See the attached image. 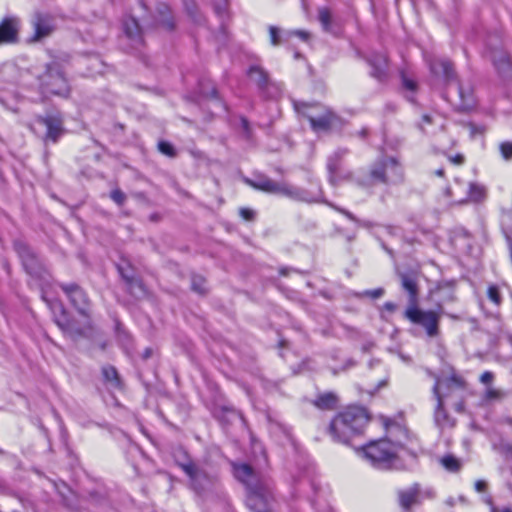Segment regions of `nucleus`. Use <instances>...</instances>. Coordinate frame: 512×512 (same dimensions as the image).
Masks as SVG:
<instances>
[{"label": "nucleus", "instance_id": "f257e3e1", "mask_svg": "<svg viewBox=\"0 0 512 512\" xmlns=\"http://www.w3.org/2000/svg\"><path fill=\"white\" fill-rule=\"evenodd\" d=\"M245 183L256 190L269 194L282 195L294 201L306 203H325L332 207L334 210L343 214L349 220L355 222L357 225L362 227L371 226V223L369 221H362L358 219L356 216H354L350 211L325 201L320 187H318L316 191H310L285 182H276L262 174L255 176L254 179L246 178Z\"/></svg>", "mask_w": 512, "mask_h": 512}, {"label": "nucleus", "instance_id": "f03ea898", "mask_svg": "<svg viewBox=\"0 0 512 512\" xmlns=\"http://www.w3.org/2000/svg\"><path fill=\"white\" fill-rule=\"evenodd\" d=\"M368 422L369 415L365 408L351 406L332 419L329 433L334 441L347 444L352 436L363 432Z\"/></svg>", "mask_w": 512, "mask_h": 512}, {"label": "nucleus", "instance_id": "7ed1b4c3", "mask_svg": "<svg viewBox=\"0 0 512 512\" xmlns=\"http://www.w3.org/2000/svg\"><path fill=\"white\" fill-rule=\"evenodd\" d=\"M395 446L401 447L403 442L400 439L371 441L356 448V453L373 467L388 470L398 468Z\"/></svg>", "mask_w": 512, "mask_h": 512}, {"label": "nucleus", "instance_id": "20e7f679", "mask_svg": "<svg viewBox=\"0 0 512 512\" xmlns=\"http://www.w3.org/2000/svg\"><path fill=\"white\" fill-rule=\"evenodd\" d=\"M403 180V169L394 157H383L370 167L367 177L358 180L360 186L397 184Z\"/></svg>", "mask_w": 512, "mask_h": 512}, {"label": "nucleus", "instance_id": "39448f33", "mask_svg": "<svg viewBox=\"0 0 512 512\" xmlns=\"http://www.w3.org/2000/svg\"><path fill=\"white\" fill-rule=\"evenodd\" d=\"M298 115L307 119L316 133L329 131L338 121V116L327 106L313 102H293Z\"/></svg>", "mask_w": 512, "mask_h": 512}, {"label": "nucleus", "instance_id": "423d86ee", "mask_svg": "<svg viewBox=\"0 0 512 512\" xmlns=\"http://www.w3.org/2000/svg\"><path fill=\"white\" fill-rule=\"evenodd\" d=\"M462 381L456 377L446 378L444 380L437 379L433 386V394L437 400V405L434 412L435 424L440 428L453 427L455 420L449 416L444 409V399L447 394L441 393V389L445 388L451 392L454 388H461Z\"/></svg>", "mask_w": 512, "mask_h": 512}, {"label": "nucleus", "instance_id": "0eeeda50", "mask_svg": "<svg viewBox=\"0 0 512 512\" xmlns=\"http://www.w3.org/2000/svg\"><path fill=\"white\" fill-rule=\"evenodd\" d=\"M41 89L43 93L52 94L61 97H68L70 86L61 66L56 63H50L46 67L45 73L40 78Z\"/></svg>", "mask_w": 512, "mask_h": 512}, {"label": "nucleus", "instance_id": "6e6552de", "mask_svg": "<svg viewBox=\"0 0 512 512\" xmlns=\"http://www.w3.org/2000/svg\"><path fill=\"white\" fill-rule=\"evenodd\" d=\"M440 311L422 310L417 305H409L404 316L413 324L421 326L427 336L434 338L439 335Z\"/></svg>", "mask_w": 512, "mask_h": 512}, {"label": "nucleus", "instance_id": "1a4fd4ad", "mask_svg": "<svg viewBox=\"0 0 512 512\" xmlns=\"http://www.w3.org/2000/svg\"><path fill=\"white\" fill-rule=\"evenodd\" d=\"M60 307V315L55 316L54 321L63 334L73 341L86 337L92 329L91 318H84L83 324H79L75 319L71 318L62 304Z\"/></svg>", "mask_w": 512, "mask_h": 512}, {"label": "nucleus", "instance_id": "9d476101", "mask_svg": "<svg viewBox=\"0 0 512 512\" xmlns=\"http://www.w3.org/2000/svg\"><path fill=\"white\" fill-rule=\"evenodd\" d=\"M60 289L72 307L84 318H91V301L86 291L77 283H59Z\"/></svg>", "mask_w": 512, "mask_h": 512}, {"label": "nucleus", "instance_id": "9b49d317", "mask_svg": "<svg viewBox=\"0 0 512 512\" xmlns=\"http://www.w3.org/2000/svg\"><path fill=\"white\" fill-rule=\"evenodd\" d=\"M178 466L189 477L192 488L198 493L212 482V478L206 470L192 460L178 462Z\"/></svg>", "mask_w": 512, "mask_h": 512}, {"label": "nucleus", "instance_id": "f8f14e48", "mask_svg": "<svg viewBox=\"0 0 512 512\" xmlns=\"http://www.w3.org/2000/svg\"><path fill=\"white\" fill-rule=\"evenodd\" d=\"M248 76L267 97L274 98L280 95L281 85L271 82L268 73L262 67L258 65L251 66L248 70Z\"/></svg>", "mask_w": 512, "mask_h": 512}, {"label": "nucleus", "instance_id": "ddd939ff", "mask_svg": "<svg viewBox=\"0 0 512 512\" xmlns=\"http://www.w3.org/2000/svg\"><path fill=\"white\" fill-rule=\"evenodd\" d=\"M349 150L346 148H338L327 160V169L329 172V180L336 185L341 180H352L353 174L350 171H341V161L348 155Z\"/></svg>", "mask_w": 512, "mask_h": 512}, {"label": "nucleus", "instance_id": "4468645a", "mask_svg": "<svg viewBox=\"0 0 512 512\" xmlns=\"http://www.w3.org/2000/svg\"><path fill=\"white\" fill-rule=\"evenodd\" d=\"M21 27L16 16H6L0 21V46L17 43Z\"/></svg>", "mask_w": 512, "mask_h": 512}, {"label": "nucleus", "instance_id": "2eb2a0df", "mask_svg": "<svg viewBox=\"0 0 512 512\" xmlns=\"http://www.w3.org/2000/svg\"><path fill=\"white\" fill-rule=\"evenodd\" d=\"M32 26L34 34L31 41H40L48 37L54 30V18L49 13L36 12L32 18Z\"/></svg>", "mask_w": 512, "mask_h": 512}, {"label": "nucleus", "instance_id": "dca6fc26", "mask_svg": "<svg viewBox=\"0 0 512 512\" xmlns=\"http://www.w3.org/2000/svg\"><path fill=\"white\" fill-rule=\"evenodd\" d=\"M37 122L46 128L45 142L56 143L64 134L63 119L59 114L39 116Z\"/></svg>", "mask_w": 512, "mask_h": 512}, {"label": "nucleus", "instance_id": "f3484780", "mask_svg": "<svg viewBox=\"0 0 512 512\" xmlns=\"http://www.w3.org/2000/svg\"><path fill=\"white\" fill-rule=\"evenodd\" d=\"M488 47L491 49V60L502 77H512V65L508 54L497 49V44H493L492 40L488 41Z\"/></svg>", "mask_w": 512, "mask_h": 512}, {"label": "nucleus", "instance_id": "a211bd4d", "mask_svg": "<svg viewBox=\"0 0 512 512\" xmlns=\"http://www.w3.org/2000/svg\"><path fill=\"white\" fill-rule=\"evenodd\" d=\"M246 504L253 512H270L267 508L266 484L249 489Z\"/></svg>", "mask_w": 512, "mask_h": 512}, {"label": "nucleus", "instance_id": "6ab92c4d", "mask_svg": "<svg viewBox=\"0 0 512 512\" xmlns=\"http://www.w3.org/2000/svg\"><path fill=\"white\" fill-rule=\"evenodd\" d=\"M234 475L239 481L245 484L247 490L265 485V483L257 477L252 467L248 464H235Z\"/></svg>", "mask_w": 512, "mask_h": 512}, {"label": "nucleus", "instance_id": "aec40b11", "mask_svg": "<svg viewBox=\"0 0 512 512\" xmlns=\"http://www.w3.org/2000/svg\"><path fill=\"white\" fill-rule=\"evenodd\" d=\"M371 67L370 75L376 80L382 82L387 78V58L383 54H374L367 59Z\"/></svg>", "mask_w": 512, "mask_h": 512}, {"label": "nucleus", "instance_id": "412c9836", "mask_svg": "<svg viewBox=\"0 0 512 512\" xmlns=\"http://www.w3.org/2000/svg\"><path fill=\"white\" fill-rule=\"evenodd\" d=\"M399 505L403 511L409 512L413 505L419 503V487L417 484L406 489L398 491Z\"/></svg>", "mask_w": 512, "mask_h": 512}, {"label": "nucleus", "instance_id": "4be33fe9", "mask_svg": "<svg viewBox=\"0 0 512 512\" xmlns=\"http://www.w3.org/2000/svg\"><path fill=\"white\" fill-rule=\"evenodd\" d=\"M401 287L409 295V305H417L418 285L414 275L408 273L400 274Z\"/></svg>", "mask_w": 512, "mask_h": 512}, {"label": "nucleus", "instance_id": "5701e85b", "mask_svg": "<svg viewBox=\"0 0 512 512\" xmlns=\"http://www.w3.org/2000/svg\"><path fill=\"white\" fill-rule=\"evenodd\" d=\"M125 35L135 44L140 45L143 42L141 27L134 17H128L123 22Z\"/></svg>", "mask_w": 512, "mask_h": 512}, {"label": "nucleus", "instance_id": "b1692460", "mask_svg": "<svg viewBox=\"0 0 512 512\" xmlns=\"http://www.w3.org/2000/svg\"><path fill=\"white\" fill-rule=\"evenodd\" d=\"M16 250L22 259L23 265L29 273L35 272L37 268V259L32 250L23 243L16 244Z\"/></svg>", "mask_w": 512, "mask_h": 512}, {"label": "nucleus", "instance_id": "393cba45", "mask_svg": "<svg viewBox=\"0 0 512 512\" xmlns=\"http://www.w3.org/2000/svg\"><path fill=\"white\" fill-rule=\"evenodd\" d=\"M433 296L437 297L436 307L441 313L445 303L452 302L455 299L453 287L450 284L439 285L433 292Z\"/></svg>", "mask_w": 512, "mask_h": 512}, {"label": "nucleus", "instance_id": "a878e982", "mask_svg": "<svg viewBox=\"0 0 512 512\" xmlns=\"http://www.w3.org/2000/svg\"><path fill=\"white\" fill-rule=\"evenodd\" d=\"M431 72L434 75L442 76L447 81L454 77L453 65L449 60L437 59L430 63Z\"/></svg>", "mask_w": 512, "mask_h": 512}, {"label": "nucleus", "instance_id": "bb28decb", "mask_svg": "<svg viewBox=\"0 0 512 512\" xmlns=\"http://www.w3.org/2000/svg\"><path fill=\"white\" fill-rule=\"evenodd\" d=\"M318 20L325 32L331 34L337 33V25L333 19L331 11L328 8L322 7L318 10Z\"/></svg>", "mask_w": 512, "mask_h": 512}, {"label": "nucleus", "instance_id": "cd10ccee", "mask_svg": "<svg viewBox=\"0 0 512 512\" xmlns=\"http://www.w3.org/2000/svg\"><path fill=\"white\" fill-rule=\"evenodd\" d=\"M337 401H338V398H337L336 394H334L332 392H327V393L319 395L314 400L313 403L319 409L332 410V409L336 408Z\"/></svg>", "mask_w": 512, "mask_h": 512}, {"label": "nucleus", "instance_id": "c85d7f7f", "mask_svg": "<svg viewBox=\"0 0 512 512\" xmlns=\"http://www.w3.org/2000/svg\"><path fill=\"white\" fill-rule=\"evenodd\" d=\"M126 284L129 292L136 298H144L147 295V289L143 282L135 277H126Z\"/></svg>", "mask_w": 512, "mask_h": 512}, {"label": "nucleus", "instance_id": "c756f323", "mask_svg": "<svg viewBox=\"0 0 512 512\" xmlns=\"http://www.w3.org/2000/svg\"><path fill=\"white\" fill-rule=\"evenodd\" d=\"M457 90L461 99L460 109L464 111L471 109L475 104L472 90L470 88L465 89L462 85H458Z\"/></svg>", "mask_w": 512, "mask_h": 512}, {"label": "nucleus", "instance_id": "7c9ffc66", "mask_svg": "<svg viewBox=\"0 0 512 512\" xmlns=\"http://www.w3.org/2000/svg\"><path fill=\"white\" fill-rule=\"evenodd\" d=\"M102 375L107 382H110L114 387L118 388L121 385L118 372L113 366H104L102 368Z\"/></svg>", "mask_w": 512, "mask_h": 512}, {"label": "nucleus", "instance_id": "2f4dec72", "mask_svg": "<svg viewBox=\"0 0 512 512\" xmlns=\"http://www.w3.org/2000/svg\"><path fill=\"white\" fill-rule=\"evenodd\" d=\"M440 463L449 472H457L461 468L459 460L452 455L443 456L440 459Z\"/></svg>", "mask_w": 512, "mask_h": 512}, {"label": "nucleus", "instance_id": "473e14b6", "mask_svg": "<svg viewBox=\"0 0 512 512\" xmlns=\"http://www.w3.org/2000/svg\"><path fill=\"white\" fill-rule=\"evenodd\" d=\"M485 188L476 183L469 184L468 196L471 200L478 202L484 199L485 197Z\"/></svg>", "mask_w": 512, "mask_h": 512}, {"label": "nucleus", "instance_id": "72a5a7b5", "mask_svg": "<svg viewBox=\"0 0 512 512\" xmlns=\"http://www.w3.org/2000/svg\"><path fill=\"white\" fill-rule=\"evenodd\" d=\"M493 448L506 458H512V444L509 441L500 439L499 442L493 443Z\"/></svg>", "mask_w": 512, "mask_h": 512}, {"label": "nucleus", "instance_id": "f704fd0d", "mask_svg": "<svg viewBox=\"0 0 512 512\" xmlns=\"http://www.w3.org/2000/svg\"><path fill=\"white\" fill-rule=\"evenodd\" d=\"M191 288L196 293L205 294L207 292L205 278L200 275H193L191 278Z\"/></svg>", "mask_w": 512, "mask_h": 512}, {"label": "nucleus", "instance_id": "c9c22d12", "mask_svg": "<svg viewBox=\"0 0 512 512\" xmlns=\"http://www.w3.org/2000/svg\"><path fill=\"white\" fill-rule=\"evenodd\" d=\"M158 150L160 153L170 158H175L177 156L175 147L168 141H159Z\"/></svg>", "mask_w": 512, "mask_h": 512}, {"label": "nucleus", "instance_id": "e433bc0d", "mask_svg": "<svg viewBox=\"0 0 512 512\" xmlns=\"http://www.w3.org/2000/svg\"><path fill=\"white\" fill-rule=\"evenodd\" d=\"M161 14L160 24L167 30L171 31L174 28L173 20L168 16V8L163 6V10H159Z\"/></svg>", "mask_w": 512, "mask_h": 512}, {"label": "nucleus", "instance_id": "4c0bfd02", "mask_svg": "<svg viewBox=\"0 0 512 512\" xmlns=\"http://www.w3.org/2000/svg\"><path fill=\"white\" fill-rule=\"evenodd\" d=\"M487 296L491 302L496 305H500L502 299L500 295L499 288L495 285H491L487 289Z\"/></svg>", "mask_w": 512, "mask_h": 512}, {"label": "nucleus", "instance_id": "58836bf2", "mask_svg": "<svg viewBox=\"0 0 512 512\" xmlns=\"http://www.w3.org/2000/svg\"><path fill=\"white\" fill-rule=\"evenodd\" d=\"M500 153L505 160L512 159V142H503L499 146Z\"/></svg>", "mask_w": 512, "mask_h": 512}, {"label": "nucleus", "instance_id": "ea45409f", "mask_svg": "<svg viewBox=\"0 0 512 512\" xmlns=\"http://www.w3.org/2000/svg\"><path fill=\"white\" fill-rule=\"evenodd\" d=\"M111 199L118 205H123L126 200V195L120 189H114L110 194Z\"/></svg>", "mask_w": 512, "mask_h": 512}, {"label": "nucleus", "instance_id": "a19ab883", "mask_svg": "<svg viewBox=\"0 0 512 512\" xmlns=\"http://www.w3.org/2000/svg\"><path fill=\"white\" fill-rule=\"evenodd\" d=\"M485 398L487 400H498L502 398V393L501 391L489 386L485 391Z\"/></svg>", "mask_w": 512, "mask_h": 512}, {"label": "nucleus", "instance_id": "79ce46f5", "mask_svg": "<svg viewBox=\"0 0 512 512\" xmlns=\"http://www.w3.org/2000/svg\"><path fill=\"white\" fill-rule=\"evenodd\" d=\"M270 42L273 46L280 44L279 30L275 26L269 27Z\"/></svg>", "mask_w": 512, "mask_h": 512}, {"label": "nucleus", "instance_id": "37998d69", "mask_svg": "<svg viewBox=\"0 0 512 512\" xmlns=\"http://www.w3.org/2000/svg\"><path fill=\"white\" fill-rule=\"evenodd\" d=\"M289 36H296L300 38L303 42H307L310 39V33L306 30H293L288 32Z\"/></svg>", "mask_w": 512, "mask_h": 512}, {"label": "nucleus", "instance_id": "c03bdc74", "mask_svg": "<svg viewBox=\"0 0 512 512\" xmlns=\"http://www.w3.org/2000/svg\"><path fill=\"white\" fill-rule=\"evenodd\" d=\"M365 295L373 298V299H377V298H380L383 296L384 294V289L383 288H377V289H373V290H367L364 292Z\"/></svg>", "mask_w": 512, "mask_h": 512}, {"label": "nucleus", "instance_id": "a18cd8bd", "mask_svg": "<svg viewBox=\"0 0 512 512\" xmlns=\"http://www.w3.org/2000/svg\"><path fill=\"white\" fill-rule=\"evenodd\" d=\"M494 379V375L492 372L490 371H485L481 376H480V381L487 385L489 387V385L491 384V382L493 381Z\"/></svg>", "mask_w": 512, "mask_h": 512}, {"label": "nucleus", "instance_id": "49530a36", "mask_svg": "<svg viewBox=\"0 0 512 512\" xmlns=\"http://www.w3.org/2000/svg\"><path fill=\"white\" fill-rule=\"evenodd\" d=\"M240 215L247 221H251L254 219V211L248 208H241Z\"/></svg>", "mask_w": 512, "mask_h": 512}, {"label": "nucleus", "instance_id": "de8ad7c7", "mask_svg": "<svg viewBox=\"0 0 512 512\" xmlns=\"http://www.w3.org/2000/svg\"><path fill=\"white\" fill-rule=\"evenodd\" d=\"M90 61L92 62L93 68H95V70L91 71L90 74L94 75L96 73H101V71H102L101 70L102 63L99 60V58L98 57H93V58L90 59Z\"/></svg>", "mask_w": 512, "mask_h": 512}, {"label": "nucleus", "instance_id": "09e8293b", "mask_svg": "<svg viewBox=\"0 0 512 512\" xmlns=\"http://www.w3.org/2000/svg\"><path fill=\"white\" fill-rule=\"evenodd\" d=\"M474 488L477 492L483 493L487 490V482L484 480H477L474 484Z\"/></svg>", "mask_w": 512, "mask_h": 512}, {"label": "nucleus", "instance_id": "8fccbe9b", "mask_svg": "<svg viewBox=\"0 0 512 512\" xmlns=\"http://www.w3.org/2000/svg\"><path fill=\"white\" fill-rule=\"evenodd\" d=\"M403 86L410 91H415L416 89V83L413 80L408 79L406 77H403Z\"/></svg>", "mask_w": 512, "mask_h": 512}, {"label": "nucleus", "instance_id": "3c124183", "mask_svg": "<svg viewBox=\"0 0 512 512\" xmlns=\"http://www.w3.org/2000/svg\"><path fill=\"white\" fill-rule=\"evenodd\" d=\"M450 161L456 165H461L464 163V156L461 154H457L456 156L451 157Z\"/></svg>", "mask_w": 512, "mask_h": 512}, {"label": "nucleus", "instance_id": "603ef678", "mask_svg": "<svg viewBox=\"0 0 512 512\" xmlns=\"http://www.w3.org/2000/svg\"><path fill=\"white\" fill-rule=\"evenodd\" d=\"M430 123H432V118L429 115L425 114L422 116V123L420 124L419 127L422 131H425L424 124H430Z\"/></svg>", "mask_w": 512, "mask_h": 512}, {"label": "nucleus", "instance_id": "864d4df0", "mask_svg": "<svg viewBox=\"0 0 512 512\" xmlns=\"http://www.w3.org/2000/svg\"><path fill=\"white\" fill-rule=\"evenodd\" d=\"M384 308L389 312H394L397 308V305L393 302H386L384 304Z\"/></svg>", "mask_w": 512, "mask_h": 512}, {"label": "nucleus", "instance_id": "5fc2aeb1", "mask_svg": "<svg viewBox=\"0 0 512 512\" xmlns=\"http://www.w3.org/2000/svg\"><path fill=\"white\" fill-rule=\"evenodd\" d=\"M491 512H512V508L511 507H505L502 510H499L495 506H492L491 507Z\"/></svg>", "mask_w": 512, "mask_h": 512}, {"label": "nucleus", "instance_id": "6e6d98bb", "mask_svg": "<svg viewBox=\"0 0 512 512\" xmlns=\"http://www.w3.org/2000/svg\"><path fill=\"white\" fill-rule=\"evenodd\" d=\"M241 122H242L243 129L245 130L246 133H248L249 132V122H248V120L245 119V118H242Z\"/></svg>", "mask_w": 512, "mask_h": 512}, {"label": "nucleus", "instance_id": "4d7b16f0", "mask_svg": "<svg viewBox=\"0 0 512 512\" xmlns=\"http://www.w3.org/2000/svg\"><path fill=\"white\" fill-rule=\"evenodd\" d=\"M353 366H355V361L353 359H349V360H347L345 366L343 367V370H346Z\"/></svg>", "mask_w": 512, "mask_h": 512}, {"label": "nucleus", "instance_id": "13d9d810", "mask_svg": "<svg viewBox=\"0 0 512 512\" xmlns=\"http://www.w3.org/2000/svg\"><path fill=\"white\" fill-rule=\"evenodd\" d=\"M395 429H396L397 431H399L401 434H403L405 437H407V436H408V432H407L405 429H403L402 427L397 426V427H395Z\"/></svg>", "mask_w": 512, "mask_h": 512}, {"label": "nucleus", "instance_id": "bf43d9fd", "mask_svg": "<svg viewBox=\"0 0 512 512\" xmlns=\"http://www.w3.org/2000/svg\"><path fill=\"white\" fill-rule=\"evenodd\" d=\"M151 353H152L151 349H146L144 351L143 358H145V359L149 358L151 356Z\"/></svg>", "mask_w": 512, "mask_h": 512}, {"label": "nucleus", "instance_id": "052dcab7", "mask_svg": "<svg viewBox=\"0 0 512 512\" xmlns=\"http://www.w3.org/2000/svg\"><path fill=\"white\" fill-rule=\"evenodd\" d=\"M435 174L439 177H442L444 176V169L443 168H439L435 171Z\"/></svg>", "mask_w": 512, "mask_h": 512}, {"label": "nucleus", "instance_id": "680f3d73", "mask_svg": "<svg viewBox=\"0 0 512 512\" xmlns=\"http://www.w3.org/2000/svg\"><path fill=\"white\" fill-rule=\"evenodd\" d=\"M446 504L450 507L454 506L455 505V499L453 498H449L447 501H446Z\"/></svg>", "mask_w": 512, "mask_h": 512}, {"label": "nucleus", "instance_id": "e2e57ef3", "mask_svg": "<svg viewBox=\"0 0 512 512\" xmlns=\"http://www.w3.org/2000/svg\"><path fill=\"white\" fill-rule=\"evenodd\" d=\"M367 133H368V130H367L366 128H363V129L359 132V135H360L362 138H364V137H366Z\"/></svg>", "mask_w": 512, "mask_h": 512}, {"label": "nucleus", "instance_id": "0e129e2a", "mask_svg": "<svg viewBox=\"0 0 512 512\" xmlns=\"http://www.w3.org/2000/svg\"><path fill=\"white\" fill-rule=\"evenodd\" d=\"M455 409L458 412H462L463 411V403L456 404Z\"/></svg>", "mask_w": 512, "mask_h": 512}, {"label": "nucleus", "instance_id": "69168bd1", "mask_svg": "<svg viewBox=\"0 0 512 512\" xmlns=\"http://www.w3.org/2000/svg\"><path fill=\"white\" fill-rule=\"evenodd\" d=\"M211 96H212V97H214V98H216V97H217V91H216V89H215V88H213V89H212V91H211Z\"/></svg>", "mask_w": 512, "mask_h": 512}, {"label": "nucleus", "instance_id": "338daca9", "mask_svg": "<svg viewBox=\"0 0 512 512\" xmlns=\"http://www.w3.org/2000/svg\"><path fill=\"white\" fill-rule=\"evenodd\" d=\"M120 272H121V275H122V277H123V279H124L125 281H126V277H131L130 275L125 274L122 270H120Z\"/></svg>", "mask_w": 512, "mask_h": 512}, {"label": "nucleus", "instance_id": "774afa93", "mask_svg": "<svg viewBox=\"0 0 512 512\" xmlns=\"http://www.w3.org/2000/svg\"><path fill=\"white\" fill-rule=\"evenodd\" d=\"M506 423H508V424L512 425V418H507V419H506Z\"/></svg>", "mask_w": 512, "mask_h": 512}]
</instances>
